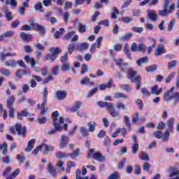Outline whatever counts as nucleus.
Instances as JSON below:
<instances>
[{"mask_svg":"<svg viewBox=\"0 0 179 179\" xmlns=\"http://www.w3.org/2000/svg\"><path fill=\"white\" fill-rule=\"evenodd\" d=\"M48 170L52 177H55L57 176V170L54 166H52V164H48Z\"/></svg>","mask_w":179,"mask_h":179,"instance_id":"28","label":"nucleus"},{"mask_svg":"<svg viewBox=\"0 0 179 179\" xmlns=\"http://www.w3.org/2000/svg\"><path fill=\"white\" fill-rule=\"evenodd\" d=\"M169 69H171L172 68H176L177 66V61L173 60L171 62L168 63Z\"/></svg>","mask_w":179,"mask_h":179,"instance_id":"62","label":"nucleus"},{"mask_svg":"<svg viewBox=\"0 0 179 179\" xmlns=\"http://www.w3.org/2000/svg\"><path fill=\"white\" fill-rule=\"evenodd\" d=\"M58 117H59V112H58V110H56L52 114V120L55 129H50L48 132V135H55L57 132H61L62 129L68 131V124L66 123L64 124L65 120L64 117H60L59 120ZM62 124H64L62 125Z\"/></svg>","mask_w":179,"mask_h":179,"instance_id":"1","label":"nucleus"},{"mask_svg":"<svg viewBox=\"0 0 179 179\" xmlns=\"http://www.w3.org/2000/svg\"><path fill=\"white\" fill-rule=\"evenodd\" d=\"M131 37H132V33H127V34H125L123 36H122L120 38V40L121 41H127V40H129V38H131Z\"/></svg>","mask_w":179,"mask_h":179,"instance_id":"37","label":"nucleus"},{"mask_svg":"<svg viewBox=\"0 0 179 179\" xmlns=\"http://www.w3.org/2000/svg\"><path fill=\"white\" fill-rule=\"evenodd\" d=\"M27 73H30V71H27L24 69H18L15 75L17 78H19L20 79L22 78V77L23 76V75H27Z\"/></svg>","mask_w":179,"mask_h":179,"instance_id":"27","label":"nucleus"},{"mask_svg":"<svg viewBox=\"0 0 179 179\" xmlns=\"http://www.w3.org/2000/svg\"><path fill=\"white\" fill-rule=\"evenodd\" d=\"M42 149L43 148V155H48L50 152L54 151V147L52 145H48L47 144H42Z\"/></svg>","mask_w":179,"mask_h":179,"instance_id":"12","label":"nucleus"},{"mask_svg":"<svg viewBox=\"0 0 179 179\" xmlns=\"http://www.w3.org/2000/svg\"><path fill=\"white\" fill-rule=\"evenodd\" d=\"M159 16H169L170 15V11H168V10H162L159 11Z\"/></svg>","mask_w":179,"mask_h":179,"instance_id":"61","label":"nucleus"},{"mask_svg":"<svg viewBox=\"0 0 179 179\" xmlns=\"http://www.w3.org/2000/svg\"><path fill=\"white\" fill-rule=\"evenodd\" d=\"M124 51L126 54V55H127V58H129V59H131V54H129V48H128V44L125 43L124 45Z\"/></svg>","mask_w":179,"mask_h":179,"instance_id":"49","label":"nucleus"},{"mask_svg":"<svg viewBox=\"0 0 179 179\" xmlns=\"http://www.w3.org/2000/svg\"><path fill=\"white\" fill-rule=\"evenodd\" d=\"M89 132H94L96 131V127H97V123L96 122L90 121L87 124Z\"/></svg>","mask_w":179,"mask_h":179,"instance_id":"14","label":"nucleus"},{"mask_svg":"<svg viewBox=\"0 0 179 179\" xmlns=\"http://www.w3.org/2000/svg\"><path fill=\"white\" fill-rule=\"evenodd\" d=\"M49 51L50 54L46 55V59L54 62L58 58V54L62 50L59 48H50Z\"/></svg>","mask_w":179,"mask_h":179,"instance_id":"4","label":"nucleus"},{"mask_svg":"<svg viewBox=\"0 0 179 179\" xmlns=\"http://www.w3.org/2000/svg\"><path fill=\"white\" fill-rule=\"evenodd\" d=\"M164 52H166V50H164V46H158L154 52V55H155V57H159V55H162V54H164Z\"/></svg>","mask_w":179,"mask_h":179,"instance_id":"20","label":"nucleus"},{"mask_svg":"<svg viewBox=\"0 0 179 179\" xmlns=\"http://www.w3.org/2000/svg\"><path fill=\"white\" fill-rule=\"evenodd\" d=\"M151 43H152L151 46H149L147 49L148 54H150L152 52V50L156 47V41H155V39L153 38H150Z\"/></svg>","mask_w":179,"mask_h":179,"instance_id":"34","label":"nucleus"},{"mask_svg":"<svg viewBox=\"0 0 179 179\" xmlns=\"http://www.w3.org/2000/svg\"><path fill=\"white\" fill-rule=\"evenodd\" d=\"M116 108H117V110H123V111H125V110H127V106L124 104V103L120 101L117 103Z\"/></svg>","mask_w":179,"mask_h":179,"instance_id":"38","label":"nucleus"},{"mask_svg":"<svg viewBox=\"0 0 179 179\" xmlns=\"http://www.w3.org/2000/svg\"><path fill=\"white\" fill-rule=\"evenodd\" d=\"M120 88L122 90H125L126 92H131V85H125V84H122L120 85Z\"/></svg>","mask_w":179,"mask_h":179,"instance_id":"55","label":"nucleus"},{"mask_svg":"<svg viewBox=\"0 0 179 179\" xmlns=\"http://www.w3.org/2000/svg\"><path fill=\"white\" fill-rule=\"evenodd\" d=\"M64 38H66V40H71V43H73L75 41H78V38H79V36H78V35L75 34V31H71V32H69V34H66L64 36Z\"/></svg>","mask_w":179,"mask_h":179,"instance_id":"9","label":"nucleus"},{"mask_svg":"<svg viewBox=\"0 0 179 179\" xmlns=\"http://www.w3.org/2000/svg\"><path fill=\"white\" fill-rule=\"evenodd\" d=\"M82 107V102H76L72 108L70 109L72 113L78 111Z\"/></svg>","mask_w":179,"mask_h":179,"instance_id":"31","label":"nucleus"},{"mask_svg":"<svg viewBox=\"0 0 179 179\" xmlns=\"http://www.w3.org/2000/svg\"><path fill=\"white\" fill-rule=\"evenodd\" d=\"M153 135H154L155 138H156L157 139H162L163 134L162 133V131L158 130V131L154 132Z\"/></svg>","mask_w":179,"mask_h":179,"instance_id":"58","label":"nucleus"},{"mask_svg":"<svg viewBox=\"0 0 179 179\" xmlns=\"http://www.w3.org/2000/svg\"><path fill=\"white\" fill-rule=\"evenodd\" d=\"M23 117H30V112H28L27 109L26 108L17 113V120H20V121H22V120H23Z\"/></svg>","mask_w":179,"mask_h":179,"instance_id":"11","label":"nucleus"},{"mask_svg":"<svg viewBox=\"0 0 179 179\" xmlns=\"http://www.w3.org/2000/svg\"><path fill=\"white\" fill-rule=\"evenodd\" d=\"M15 129L17 131V134L20 136H24V135H26V129H24V127H22V124L17 123L13 127L9 128L8 131L12 135H15V134H16Z\"/></svg>","mask_w":179,"mask_h":179,"instance_id":"5","label":"nucleus"},{"mask_svg":"<svg viewBox=\"0 0 179 179\" xmlns=\"http://www.w3.org/2000/svg\"><path fill=\"white\" fill-rule=\"evenodd\" d=\"M56 156H57V159H66V158L69 157V155L68 154H66V152H57Z\"/></svg>","mask_w":179,"mask_h":179,"instance_id":"36","label":"nucleus"},{"mask_svg":"<svg viewBox=\"0 0 179 179\" xmlns=\"http://www.w3.org/2000/svg\"><path fill=\"white\" fill-rule=\"evenodd\" d=\"M136 75V71H134L132 69H130L127 73L128 79H130L131 83H136V89L138 90L141 87V76ZM136 76V77H135Z\"/></svg>","mask_w":179,"mask_h":179,"instance_id":"3","label":"nucleus"},{"mask_svg":"<svg viewBox=\"0 0 179 179\" xmlns=\"http://www.w3.org/2000/svg\"><path fill=\"white\" fill-rule=\"evenodd\" d=\"M47 94H48V90L47 87H45L43 90V95L42 99V104L41 107H45V104H47Z\"/></svg>","mask_w":179,"mask_h":179,"instance_id":"23","label":"nucleus"},{"mask_svg":"<svg viewBox=\"0 0 179 179\" xmlns=\"http://www.w3.org/2000/svg\"><path fill=\"white\" fill-rule=\"evenodd\" d=\"M130 50L132 52H137L138 50V45H136V43H133L130 46Z\"/></svg>","mask_w":179,"mask_h":179,"instance_id":"48","label":"nucleus"},{"mask_svg":"<svg viewBox=\"0 0 179 179\" xmlns=\"http://www.w3.org/2000/svg\"><path fill=\"white\" fill-rule=\"evenodd\" d=\"M147 72H155L157 71V65L154 64L152 66H149L146 68Z\"/></svg>","mask_w":179,"mask_h":179,"instance_id":"44","label":"nucleus"},{"mask_svg":"<svg viewBox=\"0 0 179 179\" xmlns=\"http://www.w3.org/2000/svg\"><path fill=\"white\" fill-rule=\"evenodd\" d=\"M162 92H163V88L159 89V87L157 85H154L151 88L152 94H155L156 96H159V94H160V93H162Z\"/></svg>","mask_w":179,"mask_h":179,"instance_id":"22","label":"nucleus"},{"mask_svg":"<svg viewBox=\"0 0 179 179\" xmlns=\"http://www.w3.org/2000/svg\"><path fill=\"white\" fill-rule=\"evenodd\" d=\"M148 57H145L143 58H141L138 62L137 64L138 66H142L143 64H148Z\"/></svg>","mask_w":179,"mask_h":179,"instance_id":"42","label":"nucleus"},{"mask_svg":"<svg viewBox=\"0 0 179 179\" xmlns=\"http://www.w3.org/2000/svg\"><path fill=\"white\" fill-rule=\"evenodd\" d=\"M79 152L80 150L78 148L76 150H75L73 152L69 154V156L73 159V160H75L78 156H79Z\"/></svg>","mask_w":179,"mask_h":179,"instance_id":"40","label":"nucleus"},{"mask_svg":"<svg viewBox=\"0 0 179 179\" xmlns=\"http://www.w3.org/2000/svg\"><path fill=\"white\" fill-rule=\"evenodd\" d=\"M173 90H174L173 87L164 92L163 95L164 101H171V99L173 97Z\"/></svg>","mask_w":179,"mask_h":179,"instance_id":"10","label":"nucleus"},{"mask_svg":"<svg viewBox=\"0 0 179 179\" xmlns=\"http://www.w3.org/2000/svg\"><path fill=\"white\" fill-rule=\"evenodd\" d=\"M59 71V66L58 65L55 66L52 70V74L55 75V76L58 75Z\"/></svg>","mask_w":179,"mask_h":179,"instance_id":"64","label":"nucleus"},{"mask_svg":"<svg viewBox=\"0 0 179 179\" xmlns=\"http://www.w3.org/2000/svg\"><path fill=\"white\" fill-rule=\"evenodd\" d=\"M176 24V20L172 19L167 28L168 31H171L174 29V25Z\"/></svg>","mask_w":179,"mask_h":179,"instance_id":"47","label":"nucleus"},{"mask_svg":"<svg viewBox=\"0 0 179 179\" xmlns=\"http://www.w3.org/2000/svg\"><path fill=\"white\" fill-rule=\"evenodd\" d=\"M51 16H52L51 13H48L45 14V20H47V22H50L52 24H55V23L58 22V20H57V18H55V17H51Z\"/></svg>","mask_w":179,"mask_h":179,"instance_id":"17","label":"nucleus"},{"mask_svg":"<svg viewBox=\"0 0 179 179\" xmlns=\"http://www.w3.org/2000/svg\"><path fill=\"white\" fill-rule=\"evenodd\" d=\"M131 148H132V153H134V155H136V153H138V152L139 151V145H138L137 143H134L131 145Z\"/></svg>","mask_w":179,"mask_h":179,"instance_id":"41","label":"nucleus"},{"mask_svg":"<svg viewBox=\"0 0 179 179\" xmlns=\"http://www.w3.org/2000/svg\"><path fill=\"white\" fill-rule=\"evenodd\" d=\"M6 19L8 22H12L13 20V15L12 14V12L8 11L7 13H5Z\"/></svg>","mask_w":179,"mask_h":179,"instance_id":"45","label":"nucleus"},{"mask_svg":"<svg viewBox=\"0 0 179 179\" xmlns=\"http://www.w3.org/2000/svg\"><path fill=\"white\" fill-rule=\"evenodd\" d=\"M170 136V133L169 131H165L164 136H162V141L163 142H167V141H169V138Z\"/></svg>","mask_w":179,"mask_h":179,"instance_id":"59","label":"nucleus"},{"mask_svg":"<svg viewBox=\"0 0 179 179\" xmlns=\"http://www.w3.org/2000/svg\"><path fill=\"white\" fill-rule=\"evenodd\" d=\"M113 61H115L116 65L120 68V69H122L124 66L127 68V63H124V60L122 59H115L113 58Z\"/></svg>","mask_w":179,"mask_h":179,"instance_id":"21","label":"nucleus"},{"mask_svg":"<svg viewBox=\"0 0 179 179\" xmlns=\"http://www.w3.org/2000/svg\"><path fill=\"white\" fill-rule=\"evenodd\" d=\"M93 157L95 160H97L98 162H103L106 161V157H104L103 154L100 152L94 153Z\"/></svg>","mask_w":179,"mask_h":179,"instance_id":"18","label":"nucleus"},{"mask_svg":"<svg viewBox=\"0 0 179 179\" xmlns=\"http://www.w3.org/2000/svg\"><path fill=\"white\" fill-rule=\"evenodd\" d=\"M86 173H87V169L83 166L82 171L80 169L76 170V179H87V177L84 176H86Z\"/></svg>","mask_w":179,"mask_h":179,"instance_id":"6","label":"nucleus"},{"mask_svg":"<svg viewBox=\"0 0 179 179\" xmlns=\"http://www.w3.org/2000/svg\"><path fill=\"white\" fill-rule=\"evenodd\" d=\"M97 104L98 106H99V107H101V108H104V107H106V110H108L111 117H120V112L115 110V107L114 106V104L113 103L98 101Z\"/></svg>","mask_w":179,"mask_h":179,"instance_id":"2","label":"nucleus"},{"mask_svg":"<svg viewBox=\"0 0 179 179\" xmlns=\"http://www.w3.org/2000/svg\"><path fill=\"white\" fill-rule=\"evenodd\" d=\"M175 121H176V119L174 117H171L166 122L168 126V131H169L170 132H173Z\"/></svg>","mask_w":179,"mask_h":179,"instance_id":"16","label":"nucleus"},{"mask_svg":"<svg viewBox=\"0 0 179 179\" xmlns=\"http://www.w3.org/2000/svg\"><path fill=\"white\" fill-rule=\"evenodd\" d=\"M36 145V139L33 138L27 143V148H25V152H31Z\"/></svg>","mask_w":179,"mask_h":179,"instance_id":"13","label":"nucleus"},{"mask_svg":"<svg viewBox=\"0 0 179 179\" xmlns=\"http://www.w3.org/2000/svg\"><path fill=\"white\" fill-rule=\"evenodd\" d=\"M174 76H176L175 72H173L171 74H169L165 80L166 83H170V82H171V79H173V78H174Z\"/></svg>","mask_w":179,"mask_h":179,"instance_id":"57","label":"nucleus"},{"mask_svg":"<svg viewBox=\"0 0 179 179\" xmlns=\"http://www.w3.org/2000/svg\"><path fill=\"white\" fill-rule=\"evenodd\" d=\"M80 83H81V85H91V86H93V85H94V83L90 82V78H89L87 77L83 78L80 80Z\"/></svg>","mask_w":179,"mask_h":179,"instance_id":"33","label":"nucleus"},{"mask_svg":"<svg viewBox=\"0 0 179 179\" xmlns=\"http://www.w3.org/2000/svg\"><path fill=\"white\" fill-rule=\"evenodd\" d=\"M68 143H69V138L65 136V134H62L60 136V143H59L60 149H64V148H66V146L68 145Z\"/></svg>","mask_w":179,"mask_h":179,"instance_id":"7","label":"nucleus"},{"mask_svg":"<svg viewBox=\"0 0 179 179\" xmlns=\"http://www.w3.org/2000/svg\"><path fill=\"white\" fill-rule=\"evenodd\" d=\"M113 99H128V96L126 95L125 94L122 93V92H117L115 94Z\"/></svg>","mask_w":179,"mask_h":179,"instance_id":"32","label":"nucleus"},{"mask_svg":"<svg viewBox=\"0 0 179 179\" xmlns=\"http://www.w3.org/2000/svg\"><path fill=\"white\" fill-rule=\"evenodd\" d=\"M24 59L27 64H31L32 66H36V65L37 64L36 63V60H34V59H33V57H30V55H29L24 56Z\"/></svg>","mask_w":179,"mask_h":179,"instance_id":"26","label":"nucleus"},{"mask_svg":"<svg viewBox=\"0 0 179 179\" xmlns=\"http://www.w3.org/2000/svg\"><path fill=\"white\" fill-rule=\"evenodd\" d=\"M134 19L131 17H122L121 18V21L123 22V23H131Z\"/></svg>","mask_w":179,"mask_h":179,"instance_id":"53","label":"nucleus"},{"mask_svg":"<svg viewBox=\"0 0 179 179\" xmlns=\"http://www.w3.org/2000/svg\"><path fill=\"white\" fill-rule=\"evenodd\" d=\"M138 51H141V52H146V45L142 43L139 44Z\"/></svg>","mask_w":179,"mask_h":179,"instance_id":"63","label":"nucleus"},{"mask_svg":"<svg viewBox=\"0 0 179 179\" xmlns=\"http://www.w3.org/2000/svg\"><path fill=\"white\" fill-rule=\"evenodd\" d=\"M71 69V64L69 63H62V65L61 66V70L63 72H68Z\"/></svg>","mask_w":179,"mask_h":179,"instance_id":"35","label":"nucleus"},{"mask_svg":"<svg viewBox=\"0 0 179 179\" xmlns=\"http://www.w3.org/2000/svg\"><path fill=\"white\" fill-rule=\"evenodd\" d=\"M6 66H9L10 68H17V62L15 60H8L5 62Z\"/></svg>","mask_w":179,"mask_h":179,"instance_id":"29","label":"nucleus"},{"mask_svg":"<svg viewBox=\"0 0 179 179\" xmlns=\"http://www.w3.org/2000/svg\"><path fill=\"white\" fill-rule=\"evenodd\" d=\"M132 31L134 33H138L141 34L142 31H143V27H133L131 28Z\"/></svg>","mask_w":179,"mask_h":179,"instance_id":"50","label":"nucleus"},{"mask_svg":"<svg viewBox=\"0 0 179 179\" xmlns=\"http://www.w3.org/2000/svg\"><path fill=\"white\" fill-rule=\"evenodd\" d=\"M0 73L4 76H10V70L6 69H1Z\"/></svg>","mask_w":179,"mask_h":179,"instance_id":"43","label":"nucleus"},{"mask_svg":"<svg viewBox=\"0 0 179 179\" xmlns=\"http://www.w3.org/2000/svg\"><path fill=\"white\" fill-rule=\"evenodd\" d=\"M140 159L141 160H145L146 162H149V160H150L149 155L146 152H142Z\"/></svg>","mask_w":179,"mask_h":179,"instance_id":"46","label":"nucleus"},{"mask_svg":"<svg viewBox=\"0 0 179 179\" xmlns=\"http://www.w3.org/2000/svg\"><path fill=\"white\" fill-rule=\"evenodd\" d=\"M67 50L69 54H72V52H73L75 50V43H70L67 47Z\"/></svg>","mask_w":179,"mask_h":179,"instance_id":"51","label":"nucleus"},{"mask_svg":"<svg viewBox=\"0 0 179 179\" xmlns=\"http://www.w3.org/2000/svg\"><path fill=\"white\" fill-rule=\"evenodd\" d=\"M56 97L59 100H64L65 97H66V92L65 91H57L56 92Z\"/></svg>","mask_w":179,"mask_h":179,"instance_id":"25","label":"nucleus"},{"mask_svg":"<svg viewBox=\"0 0 179 179\" xmlns=\"http://www.w3.org/2000/svg\"><path fill=\"white\" fill-rule=\"evenodd\" d=\"M32 27H33V29L36 30V31L44 32V27L38 24V23L33 22Z\"/></svg>","mask_w":179,"mask_h":179,"instance_id":"30","label":"nucleus"},{"mask_svg":"<svg viewBox=\"0 0 179 179\" xmlns=\"http://www.w3.org/2000/svg\"><path fill=\"white\" fill-rule=\"evenodd\" d=\"M173 106H177L179 103V92H176L172 94V99H171Z\"/></svg>","mask_w":179,"mask_h":179,"instance_id":"19","label":"nucleus"},{"mask_svg":"<svg viewBox=\"0 0 179 179\" xmlns=\"http://www.w3.org/2000/svg\"><path fill=\"white\" fill-rule=\"evenodd\" d=\"M108 179H120V173L118 172H115L110 175Z\"/></svg>","mask_w":179,"mask_h":179,"instance_id":"56","label":"nucleus"},{"mask_svg":"<svg viewBox=\"0 0 179 179\" xmlns=\"http://www.w3.org/2000/svg\"><path fill=\"white\" fill-rule=\"evenodd\" d=\"M124 122L127 127V128H129V131H131V120H129V117L125 115L124 117Z\"/></svg>","mask_w":179,"mask_h":179,"instance_id":"39","label":"nucleus"},{"mask_svg":"<svg viewBox=\"0 0 179 179\" xmlns=\"http://www.w3.org/2000/svg\"><path fill=\"white\" fill-rule=\"evenodd\" d=\"M99 90V88L95 87L90 90L88 94H87V97L90 98L91 97L93 94H95V93H97V91Z\"/></svg>","mask_w":179,"mask_h":179,"instance_id":"52","label":"nucleus"},{"mask_svg":"<svg viewBox=\"0 0 179 179\" xmlns=\"http://www.w3.org/2000/svg\"><path fill=\"white\" fill-rule=\"evenodd\" d=\"M148 16L150 20H152V22H156L157 20V15L156 14V11L152 10H148L147 11Z\"/></svg>","mask_w":179,"mask_h":179,"instance_id":"15","label":"nucleus"},{"mask_svg":"<svg viewBox=\"0 0 179 179\" xmlns=\"http://www.w3.org/2000/svg\"><path fill=\"white\" fill-rule=\"evenodd\" d=\"M78 31L79 33H85L86 32V25L80 23L79 27H78Z\"/></svg>","mask_w":179,"mask_h":179,"instance_id":"54","label":"nucleus"},{"mask_svg":"<svg viewBox=\"0 0 179 179\" xmlns=\"http://www.w3.org/2000/svg\"><path fill=\"white\" fill-rule=\"evenodd\" d=\"M103 41V36H99L96 38V43H94L90 48V52H94L96 48H100V45H101V41Z\"/></svg>","mask_w":179,"mask_h":179,"instance_id":"8","label":"nucleus"},{"mask_svg":"<svg viewBox=\"0 0 179 179\" xmlns=\"http://www.w3.org/2000/svg\"><path fill=\"white\" fill-rule=\"evenodd\" d=\"M80 131L81 134L83 135V136H87L89 135V132H87V129H86V128L82 127H80Z\"/></svg>","mask_w":179,"mask_h":179,"instance_id":"60","label":"nucleus"},{"mask_svg":"<svg viewBox=\"0 0 179 179\" xmlns=\"http://www.w3.org/2000/svg\"><path fill=\"white\" fill-rule=\"evenodd\" d=\"M15 96H9L7 100V107L8 108H13V103H15Z\"/></svg>","mask_w":179,"mask_h":179,"instance_id":"24","label":"nucleus"}]
</instances>
